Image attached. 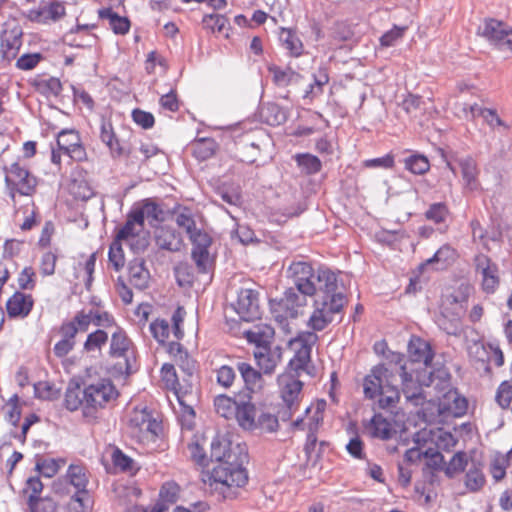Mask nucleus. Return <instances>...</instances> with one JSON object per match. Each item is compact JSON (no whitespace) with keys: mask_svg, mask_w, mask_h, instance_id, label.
<instances>
[{"mask_svg":"<svg viewBox=\"0 0 512 512\" xmlns=\"http://www.w3.org/2000/svg\"><path fill=\"white\" fill-rule=\"evenodd\" d=\"M286 273L293 288L304 297L318 294L313 301V312L307 326L314 331L324 330L347 302L344 294L338 291L337 275L326 267L315 270L312 264L306 261H293Z\"/></svg>","mask_w":512,"mask_h":512,"instance_id":"f257e3e1","label":"nucleus"},{"mask_svg":"<svg viewBox=\"0 0 512 512\" xmlns=\"http://www.w3.org/2000/svg\"><path fill=\"white\" fill-rule=\"evenodd\" d=\"M119 392L109 378H100L84 383L81 388L78 384L69 385L65 392L64 406L69 411L82 410V415L88 421L99 418L100 412L116 401Z\"/></svg>","mask_w":512,"mask_h":512,"instance_id":"f03ea898","label":"nucleus"},{"mask_svg":"<svg viewBox=\"0 0 512 512\" xmlns=\"http://www.w3.org/2000/svg\"><path fill=\"white\" fill-rule=\"evenodd\" d=\"M247 452H238V455L228 456V460L217 464L212 469L210 480L214 489L224 499H234L238 496V489L248 483V472L244 467L247 461Z\"/></svg>","mask_w":512,"mask_h":512,"instance_id":"7ed1b4c3","label":"nucleus"},{"mask_svg":"<svg viewBox=\"0 0 512 512\" xmlns=\"http://www.w3.org/2000/svg\"><path fill=\"white\" fill-rule=\"evenodd\" d=\"M468 287L460 288L459 294L446 296L440 305L439 314L436 316L437 326L448 335L457 336L461 331V317L464 313L468 293Z\"/></svg>","mask_w":512,"mask_h":512,"instance_id":"20e7f679","label":"nucleus"},{"mask_svg":"<svg viewBox=\"0 0 512 512\" xmlns=\"http://www.w3.org/2000/svg\"><path fill=\"white\" fill-rule=\"evenodd\" d=\"M306 304L307 298L293 287L287 288L280 299L270 300L269 303L272 316L282 326L288 325V319H296Z\"/></svg>","mask_w":512,"mask_h":512,"instance_id":"39448f33","label":"nucleus"},{"mask_svg":"<svg viewBox=\"0 0 512 512\" xmlns=\"http://www.w3.org/2000/svg\"><path fill=\"white\" fill-rule=\"evenodd\" d=\"M326 402L318 401L315 405L308 406L304 415L292 422V428L296 430H307L305 451L310 453L315 449L317 433L323 424Z\"/></svg>","mask_w":512,"mask_h":512,"instance_id":"423d86ee","label":"nucleus"},{"mask_svg":"<svg viewBox=\"0 0 512 512\" xmlns=\"http://www.w3.org/2000/svg\"><path fill=\"white\" fill-rule=\"evenodd\" d=\"M66 481L75 488L74 495L71 496L69 506L75 507V512H84L90 502V495L87 490L89 483V472L82 463H72L68 466Z\"/></svg>","mask_w":512,"mask_h":512,"instance_id":"0eeeda50","label":"nucleus"},{"mask_svg":"<svg viewBox=\"0 0 512 512\" xmlns=\"http://www.w3.org/2000/svg\"><path fill=\"white\" fill-rule=\"evenodd\" d=\"M478 34L492 46L512 53V27L507 23L488 18L478 27Z\"/></svg>","mask_w":512,"mask_h":512,"instance_id":"6e6552de","label":"nucleus"},{"mask_svg":"<svg viewBox=\"0 0 512 512\" xmlns=\"http://www.w3.org/2000/svg\"><path fill=\"white\" fill-rule=\"evenodd\" d=\"M281 387V398L283 407L279 411V417L283 421H288L294 413L298 411L302 398L303 383L290 375H283L279 378Z\"/></svg>","mask_w":512,"mask_h":512,"instance_id":"1a4fd4ad","label":"nucleus"},{"mask_svg":"<svg viewBox=\"0 0 512 512\" xmlns=\"http://www.w3.org/2000/svg\"><path fill=\"white\" fill-rule=\"evenodd\" d=\"M140 214H135L133 209L127 213V218L122 227H120L115 238L120 241L128 242L131 249L135 252L144 251L148 246L146 237H139L144 230V223L141 222Z\"/></svg>","mask_w":512,"mask_h":512,"instance_id":"9d476101","label":"nucleus"},{"mask_svg":"<svg viewBox=\"0 0 512 512\" xmlns=\"http://www.w3.org/2000/svg\"><path fill=\"white\" fill-rule=\"evenodd\" d=\"M396 371L386 364H378L371 368L370 373L363 379V393L367 399L374 400L383 392L385 384L395 380Z\"/></svg>","mask_w":512,"mask_h":512,"instance_id":"9b49d317","label":"nucleus"},{"mask_svg":"<svg viewBox=\"0 0 512 512\" xmlns=\"http://www.w3.org/2000/svg\"><path fill=\"white\" fill-rule=\"evenodd\" d=\"M302 331L290 341L291 345H298L294 357L290 361V365L295 370H303L311 361V353L313 346L317 343L319 337L317 331Z\"/></svg>","mask_w":512,"mask_h":512,"instance_id":"f8f14e48","label":"nucleus"},{"mask_svg":"<svg viewBox=\"0 0 512 512\" xmlns=\"http://www.w3.org/2000/svg\"><path fill=\"white\" fill-rule=\"evenodd\" d=\"M188 237L193 246L191 257L198 271L201 273L208 272L210 266L209 247L212 244L211 236L207 232L197 228L189 234Z\"/></svg>","mask_w":512,"mask_h":512,"instance_id":"ddd939ff","label":"nucleus"},{"mask_svg":"<svg viewBox=\"0 0 512 512\" xmlns=\"http://www.w3.org/2000/svg\"><path fill=\"white\" fill-rule=\"evenodd\" d=\"M5 181L9 187L16 189L17 192L25 196L31 195L37 184L36 178L19 162L11 164L6 169Z\"/></svg>","mask_w":512,"mask_h":512,"instance_id":"4468645a","label":"nucleus"},{"mask_svg":"<svg viewBox=\"0 0 512 512\" xmlns=\"http://www.w3.org/2000/svg\"><path fill=\"white\" fill-rule=\"evenodd\" d=\"M57 147L74 161L87 160L86 149L82 144L81 137L74 129H63L58 133Z\"/></svg>","mask_w":512,"mask_h":512,"instance_id":"2eb2a0df","label":"nucleus"},{"mask_svg":"<svg viewBox=\"0 0 512 512\" xmlns=\"http://www.w3.org/2000/svg\"><path fill=\"white\" fill-rule=\"evenodd\" d=\"M476 272L481 275V286L485 293L493 294L499 284V269L488 256L479 254L475 257Z\"/></svg>","mask_w":512,"mask_h":512,"instance_id":"dca6fc26","label":"nucleus"},{"mask_svg":"<svg viewBox=\"0 0 512 512\" xmlns=\"http://www.w3.org/2000/svg\"><path fill=\"white\" fill-rule=\"evenodd\" d=\"M259 294L256 290L242 288L237 297L234 309L239 317L247 322L253 321L260 316Z\"/></svg>","mask_w":512,"mask_h":512,"instance_id":"f3484780","label":"nucleus"},{"mask_svg":"<svg viewBox=\"0 0 512 512\" xmlns=\"http://www.w3.org/2000/svg\"><path fill=\"white\" fill-rule=\"evenodd\" d=\"M129 425L145 437L155 438L162 432L161 423L152 416L147 407L135 408L130 415Z\"/></svg>","mask_w":512,"mask_h":512,"instance_id":"a211bd4d","label":"nucleus"},{"mask_svg":"<svg viewBox=\"0 0 512 512\" xmlns=\"http://www.w3.org/2000/svg\"><path fill=\"white\" fill-rule=\"evenodd\" d=\"M99 138L108 148L112 158H121L125 155V146L118 138L112 121L109 118L102 117L99 127Z\"/></svg>","mask_w":512,"mask_h":512,"instance_id":"6ab92c4d","label":"nucleus"},{"mask_svg":"<svg viewBox=\"0 0 512 512\" xmlns=\"http://www.w3.org/2000/svg\"><path fill=\"white\" fill-rule=\"evenodd\" d=\"M259 408L251 401L249 394L239 395V406L234 419L239 427L245 431H255V419H257Z\"/></svg>","mask_w":512,"mask_h":512,"instance_id":"aec40b11","label":"nucleus"},{"mask_svg":"<svg viewBox=\"0 0 512 512\" xmlns=\"http://www.w3.org/2000/svg\"><path fill=\"white\" fill-rule=\"evenodd\" d=\"M245 447L240 444L233 446L232 442L224 437L217 435L210 443V461H216L218 464L228 460V456L238 455V452H245Z\"/></svg>","mask_w":512,"mask_h":512,"instance_id":"412c9836","label":"nucleus"},{"mask_svg":"<svg viewBox=\"0 0 512 512\" xmlns=\"http://www.w3.org/2000/svg\"><path fill=\"white\" fill-rule=\"evenodd\" d=\"M257 365L265 374H272L281 361L282 349L280 346H262L253 351Z\"/></svg>","mask_w":512,"mask_h":512,"instance_id":"4be33fe9","label":"nucleus"},{"mask_svg":"<svg viewBox=\"0 0 512 512\" xmlns=\"http://www.w3.org/2000/svg\"><path fill=\"white\" fill-rule=\"evenodd\" d=\"M77 322H79L83 330L89 329L90 324L102 328H116L115 318L107 311H101L96 309H90L89 311L81 310L78 311Z\"/></svg>","mask_w":512,"mask_h":512,"instance_id":"5701e85b","label":"nucleus"},{"mask_svg":"<svg viewBox=\"0 0 512 512\" xmlns=\"http://www.w3.org/2000/svg\"><path fill=\"white\" fill-rule=\"evenodd\" d=\"M22 29L19 25L7 26L1 35V52L7 60L16 57L22 46Z\"/></svg>","mask_w":512,"mask_h":512,"instance_id":"b1692460","label":"nucleus"},{"mask_svg":"<svg viewBox=\"0 0 512 512\" xmlns=\"http://www.w3.org/2000/svg\"><path fill=\"white\" fill-rule=\"evenodd\" d=\"M158 153L159 149L153 143L139 142L138 145L135 143L131 144L128 148L125 147L124 157H126L128 165L140 166Z\"/></svg>","mask_w":512,"mask_h":512,"instance_id":"393cba45","label":"nucleus"},{"mask_svg":"<svg viewBox=\"0 0 512 512\" xmlns=\"http://www.w3.org/2000/svg\"><path fill=\"white\" fill-rule=\"evenodd\" d=\"M34 305L30 294L16 291L7 301L6 310L11 318H25L29 315Z\"/></svg>","mask_w":512,"mask_h":512,"instance_id":"a878e982","label":"nucleus"},{"mask_svg":"<svg viewBox=\"0 0 512 512\" xmlns=\"http://www.w3.org/2000/svg\"><path fill=\"white\" fill-rule=\"evenodd\" d=\"M468 408L466 398L457 394V392H447L439 403V412L447 416L461 417Z\"/></svg>","mask_w":512,"mask_h":512,"instance_id":"bb28decb","label":"nucleus"},{"mask_svg":"<svg viewBox=\"0 0 512 512\" xmlns=\"http://www.w3.org/2000/svg\"><path fill=\"white\" fill-rule=\"evenodd\" d=\"M243 334L249 343L255 345V348H261L262 346L268 347L272 345L275 331L271 325L259 323L254 325L253 328L245 330Z\"/></svg>","mask_w":512,"mask_h":512,"instance_id":"cd10ccee","label":"nucleus"},{"mask_svg":"<svg viewBox=\"0 0 512 512\" xmlns=\"http://www.w3.org/2000/svg\"><path fill=\"white\" fill-rule=\"evenodd\" d=\"M131 344V340L128 338L124 329L116 326L115 330L111 334L109 354L113 358H125L127 362V370L130 369L127 358Z\"/></svg>","mask_w":512,"mask_h":512,"instance_id":"c85d7f7f","label":"nucleus"},{"mask_svg":"<svg viewBox=\"0 0 512 512\" xmlns=\"http://www.w3.org/2000/svg\"><path fill=\"white\" fill-rule=\"evenodd\" d=\"M179 493L180 486L176 482H165L160 488L159 498L152 512H167L169 508L178 501Z\"/></svg>","mask_w":512,"mask_h":512,"instance_id":"c756f323","label":"nucleus"},{"mask_svg":"<svg viewBox=\"0 0 512 512\" xmlns=\"http://www.w3.org/2000/svg\"><path fill=\"white\" fill-rule=\"evenodd\" d=\"M129 283L138 290H144L149 285L150 273L145 267V261L142 258H135L128 265Z\"/></svg>","mask_w":512,"mask_h":512,"instance_id":"7c9ffc66","label":"nucleus"},{"mask_svg":"<svg viewBox=\"0 0 512 512\" xmlns=\"http://www.w3.org/2000/svg\"><path fill=\"white\" fill-rule=\"evenodd\" d=\"M426 458L425 467L423 468V476L428 478L429 484L437 481L436 471L444 470V456L433 446H428L424 453Z\"/></svg>","mask_w":512,"mask_h":512,"instance_id":"2f4dec72","label":"nucleus"},{"mask_svg":"<svg viewBox=\"0 0 512 512\" xmlns=\"http://www.w3.org/2000/svg\"><path fill=\"white\" fill-rule=\"evenodd\" d=\"M278 40L283 49H285L291 57H300L304 52V45L292 28L281 27L278 32Z\"/></svg>","mask_w":512,"mask_h":512,"instance_id":"473e14b6","label":"nucleus"},{"mask_svg":"<svg viewBox=\"0 0 512 512\" xmlns=\"http://www.w3.org/2000/svg\"><path fill=\"white\" fill-rule=\"evenodd\" d=\"M155 241L160 249L178 252L183 247L181 234L170 227H161L156 231Z\"/></svg>","mask_w":512,"mask_h":512,"instance_id":"72a5a7b5","label":"nucleus"},{"mask_svg":"<svg viewBox=\"0 0 512 512\" xmlns=\"http://www.w3.org/2000/svg\"><path fill=\"white\" fill-rule=\"evenodd\" d=\"M408 353L412 362L423 363L426 367L432 363L434 357L430 344L418 337L411 338Z\"/></svg>","mask_w":512,"mask_h":512,"instance_id":"f704fd0d","label":"nucleus"},{"mask_svg":"<svg viewBox=\"0 0 512 512\" xmlns=\"http://www.w3.org/2000/svg\"><path fill=\"white\" fill-rule=\"evenodd\" d=\"M458 165L461 169L464 188L469 191L478 190L480 183L478 180L479 169L476 161L471 156H466L458 159Z\"/></svg>","mask_w":512,"mask_h":512,"instance_id":"c9c22d12","label":"nucleus"},{"mask_svg":"<svg viewBox=\"0 0 512 512\" xmlns=\"http://www.w3.org/2000/svg\"><path fill=\"white\" fill-rule=\"evenodd\" d=\"M65 15V7L61 2L55 1L43 8L30 9L27 17L37 23H46L49 20L56 21Z\"/></svg>","mask_w":512,"mask_h":512,"instance_id":"e433bc0d","label":"nucleus"},{"mask_svg":"<svg viewBox=\"0 0 512 512\" xmlns=\"http://www.w3.org/2000/svg\"><path fill=\"white\" fill-rule=\"evenodd\" d=\"M432 436V433L427 431V429H422L416 432L413 437V442L415 445L405 452V461L409 464H413L423 458L425 450L429 446V441H431Z\"/></svg>","mask_w":512,"mask_h":512,"instance_id":"4c0bfd02","label":"nucleus"},{"mask_svg":"<svg viewBox=\"0 0 512 512\" xmlns=\"http://www.w3.org/2000/svg\"><path fill=\"white\" fill-rule=\"evenodd\" d=\"M367 428L372 437L382 440L391 439L395 433L391 422L380 413L371 418Z\"/></svg>","mask_w":512,"mask_h":512,"instance_id":"58836bf2","label":"nucleus"},{"mask_svg":"<svg viewBox=\"0 0 512 512\" xmlns=\"http://www.w3.org/2000/svg\"><path fill=\"white\" fill-rule=\"evenodd\" d=\"M65 41L73 47H92L96 41V37L89 32L87 25H78L65 35Z\"/></svg>","mask_w":512,"mask_h":512,"instance_id":"ea45409f","label":"nucleus"},{"mask_svg":"<svg viewBox=\"0 0 512 512\" xmlns=\"http://www.w3.org/2000/svg\"><path fill=\"white\" fill-rule=\"evenodd\" d=\"M132 209L135 214L142 215L140 219L144 224L145 219H147L150 224L163 220V210L157 203L150 199H145L140 204L134 205Z\"/></svg>","mask_w":512,"mask_h":512,"instance_id":"a19ab883","label":"nucleus"},{"mask_svg":"<svg viewBox=\"0 0 512 512\" xmlns=\"http://www.w3.org/2000/svg\"><path fill=\"white\" fill-rule=\"evenodd\" d=\"M99 18L107 20L110 28L115 34L125 35L129 32L130 21L127 17L119 16L112 8H103L99 10Z\"/></svg>","mask_w":512,"mask_h":512,"instance_id":"79ce46f5","label":"nucleus"},{"mask_svg":"<svg viewBox=\"0 0 512 512\" xmlns=\"http://www.w3.org/2000/svg\"><path fill=\"white\" fill-rule=\"evenodd\" d=\"M486 483L483 472V465L479 462H472L465 474L464 484L468 491L478 492Z\"/></svg>","mask_w":512,"mask_h":512,"instance_id":"37998d69","label":"nucleus"},{"mask_svg":"<svg viewBox=\"0 0 512 512\" xmlns=\"http://www.w3.org/2000/svg\"><path fill=\"white\" fill-rule=\"evenodd\" d=\"M237 369L244 381L245 387L249 392H254L261 388L262 375L259 371L246 362H238Z\"/></svg>","mask_w":512,"mask_h":512,"instance_id":"c03bdc74","label":"nucleus"},{"mask_svg":"<svg viewBox=\"0 0 512 512\" xmlns=\"http://www.w3.org/2000/svg\"><path fill=\"white\" fill-rule=\"evenodd\" d=\"M238 406L239 395L236 398H231L226 395H218L214 399L216 413L227 420L234 419Z\"/></svg>","mask_w":512,"mask_h":512,"instance_id":"a18cd8bd","label":"nucleus"},{"mask_svg":"<svg viewBox=\"0 0 512 512\" xmlns=\"http://www.w3.org/2000/svg\"><path fill=\"white\" fill-rule=\"evenodd\" d=\"M217 147L216 141L212 138L196 139L191 144L192 154L199 161L211 158L215 154Z\"/></svg>","mask_w":512,"mask_h":512,"instance_id":"49530a36","label":"nucleus"},{"mask_svg":"<svg viewBox=\"0 0 512 512\" xmlns=\"http://www.w3.org/2000/svg\"><path fill=\"white\" fill-rule=\"evenodd\" d=\"M255 422V431L261 433H274L279 429V417L264 408H259Z\"/></svg>","mask_w":512,"mask_h":512,"instance_id":"de8ad7c7","label":"nucleus"},{"mask_svg":"<svg viewBox=\"0 0 512 512\" xmlns=\"http://www.w3.org/2000/svg\"><path fill=\"white\" fill-rule=\"evenodd\" d=\"M400 377L402 383V392L406 399L409 401H414L415 404H418V400L424 398L421 385L413 379L412 373L407 371H403V374H401Z\"/></svg>","mask_w":512,"mask_h":512,"instance_id":"09e8293b","label":"nucleus"},{"mask_svg":"<svg viewBox=\"0 0 512 512\" xmlns=\"http://www.w3.org/2000/svg\"><path fill=\"white\" fill-rule=\"evenodd\" d=\"M396 379L389 381L388 384H385V389H383V392L378 395V406L381 409H387L394 407L399 399H400V392L395 385Z\"/></svg>","mask_w":512,"mask_h":512,"instance_id":"8fccbe9b","label":"nucleus"},{"mask_svg":"<svg viewBox=\"0 0 512 512\" xmlns=\"http://www.w3.org/2000/svg\"><path fill=\"white\" fill-rule=\"evenodd\" d=\"M216 194L229 205L240 206L242 203L241 189L238 185L223 183L216 189Z\"/></svg>","mask_w":512,"mask_h":512,"instance_id":"3c124183","label":"nucleus"},{"mask_svg":"<svg viewBox=\"0 0 512 512\" xmlns=\"http://www.w3.org/2000/svg\"><path fill=\"white\" fill-rule=\"evenodd\" d=\"M295 161L301 170L307 175H314L321 171V160L309 153H300L295 155Z\"/></svg>","mask_w":512,"mask_h":512,"instance_id":"603ef678","label":"nucleus"},{"mask_svg":"<svg viewBox=\"0 0 512 512\" xmlns=\"http://www.w3.org/2000/svg\"><path fill=\"white\" fill-rule=\"evenodd\" d=\"M268 71L272 75L273 82L279 87H286L299 77V74L290 67L281 68L271 65L268 67Z\"/></svg>","mask_w":512,"mask_h":512,"instance_id":"864d4df0","label":"nucleus"},{"mask_svg":"<svg viewBox=\"0 0 512 512\" xmlns=\"http://www.w3.org/2000/svg\"><path fill=\"white\" fill-rule=\"evenodd\" d=\"M175 396L177 398L178 405H179V409L177 411L178 417H179L180 421L182 422L183 426H185L187 428H191L192 424H193L194 417H195V411H194L192 405L187 402L186 394H182L181 391H177Z\"/></svg>","mask_w":512,"mask_h":512,"instance_id":"5fc2aeb1","label":"nucleus"},{"mask_svg":"<svg viewBox=\"0 0 512 512\" xmlns=\"http://www.w3.org/2000/svg\"><path fill=\"white\" fill-rule=\"evenodd\" d=\"M108 339L109 335L104 329H97L87 335L83 350L87 353L100 351Z\"/></svg>","mask_w":512,"mask_h":512,"instance_id":"6e6d98bb","label":"nucleus"},{"mask_svg":"<svg viewBox=\"0 0 512 512\" xmlns=\"http://www.w3.org/2000/svg\"><path fill=\"white\" fill-rule=\"evenodd\" d=\"M427 431H430L433 435L429 445L435 447L438 451L440 449L449 451L456 444V440L450 432L443 431L442 429L437 431L427 429Z\"/></svg>","mask_w":512,"mask_h":512,"instance_id":"4d7b16f0","label":"nucleus"},{"mask_svg":"<svg viewBox=\"0 0 512 512\" xmlns=\"http://www.w3.org/2000/svg\"><path fill=\"white\" fill-rule=\"evenodd\" d=\"M329 82L328 70L325 67H319L313 74V83H311L305 92L304 97H314L322 94L323 87Z\"/></svg>","mask_w":512,"mask_h":512,"instance_id":"13d9d810","label":"nucleus"},{"mask_svg":"<svg viewBox=\"0 0 512 512\" xmlns=\"http://www.w3.org/2000/svg\"><path fill=\"white\" fill-rule=\"evenodd\" d=\"M204 27L211 32L225 33L228 36L229 20L221 14H209L203 17Z\"/></svg>","mask_w":512,"mask_h":512,"instance_id":"bf43d9fd","label":"nucleus"},{"mask_svg":"<svg viewBox=\"0 0 512 512\" xmlns=\"http://www.w3.org/2000/svg\"><path fill=\"white\" fill-rule=\"evenodd\" d=\"M108 261L113 269L118 272L125 266V254L122 241L114 238L109 246Z\"/></svg>","mask_w":512,"mask_h":512,"instance_id":"052dcab7","label":"nucleus"},{"mask_svg":"<svg viewBox=\"0 0 512 512\" xmlns=\"http://www.w3.org/2000/svg\"><path fill=\"white\" fill-rule=\"evenodd\" d=\"M468 465L467 455L464 451H458L453 455L444 468L445 475L452 479L456 474L462 473Z\"/></svg>","mask_w":512,"mask_h":512,"instance_id":"680f3d73","label":"nucleus"},{"mask_svg":"<svg viewBox=\"0 0 512 512\" xmlns=\"http://www.w3.org/2000/svg\"><path fill=\"white\" fill-rule=\"evenodd\" d=\"M405 169L415 175H423L430 169V163L427 157L420 154L410 155L404 160Z\"/></svg>","mask_w":512,"mask_h":512,"instance_id":"e2e57ef3","label":"nucleus"},{"mask_svg":"<svg viewBox=\"0 0 512 512\" xmlns=\"http://www.w3.org/2000/svg\"><path fill=\"white\" fill-rule=\"evenodd\" d=\"M495 402L503 410L511 408L512 384L509 381H503L499 384L495 393Z\"/></svg>","mask_w":512,"mask_h":512,"instance_id":"0e129e2a","label":"nucleus"},{"mask_svg":"<svg viewBox=\"0 0 512 512\" xmlns=\"http://www.w3.org/2000/svg\"><path fill=\"white\" fill-rule=\"evenodd\" d=\"M37 89L43 95L57 97L62 91V83L56 77L42 79L37 82Z\"/></svg>","mask_w":512,"mask_h":512,"instance_id":"69168bd1","label":"nucleus"},{"mask_svg":"<svg viewBox=\"0 0 512 512\" xmlns=\"http://www.w3.org/2000/svg\"><path fill=\"white\" fill-rule=\"evenodd\" d=\"M149 329L154 339L161 344L166 342L170 334V325L165 319H155L150 323Z\"/></svg>","mask_w":512,"mask_h":512,"instance_id":"338daca9","label":"nucleus"},{"mask_svg":"<svg viewBox=\"0 0 512 512\" xmlns=\"http://www.w3.org/2000/svg\"><path fill=\"white\" fill-rule=\"evenodd\" d=\"M263 113L266 123L271 126H278L287 120L286 112L277 104H268Z\"/></svg>","mask_w":512,"mask_h":512,"instance_id":"774afa93","label":"nucleus"}]
</instances>
